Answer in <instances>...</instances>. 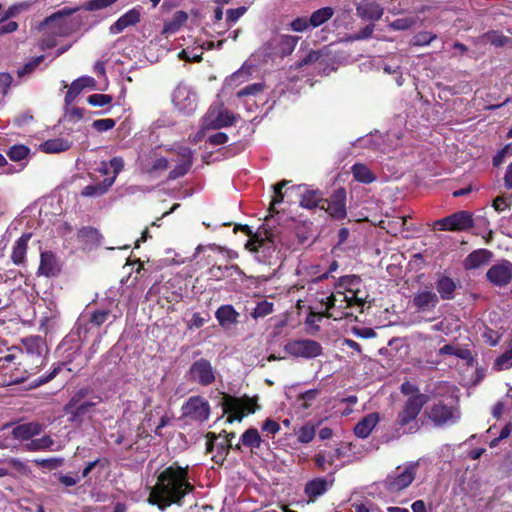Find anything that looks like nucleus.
<instances>
[{
  "label": "nucleus",
  "mask_w": 512,
  "mask_h": 512,
  "mask_svg": "<svg viewBox=\"0 0 512 512\" xmlns=\"http://www.w3.org/2000/svg\"><path fill=\"white\" fill-rule=\"evenodd\" d=\"M412 303L419 311L426 312L431 311L438 305L439 298L435 292L424 288L414 294Z\"/></svg>",
  "instance_id": "obj_17"
},
{
  "label": "nucleus",
  "mask_w": 512,
  "mask_h": 512,
  "mask_svg": "<svg viewBox=\"0 0 512 512\" xmlns=\"http://www.w3.org/2000/svg\"><path fill=\"white\" fill-rule=\"evenodd\" d=\"M415 24L413 18H399L390 23V27L394 30H407Z\"/></svg>",
  "instance_id": "obj_54"
},
{
  "label": "nucleus",
  "mask_w": 512,
  "mask_h": 512,
  "mask_svg": "<svg viewBox=\"0 0 512 512\" xmlns=\"http://www.w3.org/2000/svg\"><path fill=\"white\" fill-rule=\"evenodd\" d=\"M235 115L222 106H212L203 120V128L219 129L233 125Z\"/></svg>",
  "instance_id": "obj_10"
},
{
  "label": "nucleus",
  "mask_w": 512,
  "mask_h": 512,
  "mask_svg": "<svg viewBox=\"0 0 512 512\" xmlns=\"http://www.w3.org/2000/svg\"><path fill=\"white\" fill-rule=\"evenodd\" d=\"M434 39H436V35L432 32H419L413 38V44L416 46H426L429 45Z\"/></svg>",
  "instance_id": "obj_48"
},
{
  "label": "nucleus",
  "mask_w": 512,
  "mask_h": 512,
  "mask_svg": "<svg viewBox=\"0 0 512 512\" xmlns=\"http://www.w3.org/2000/svg\"><path fill=\"white\" fill-rule=\"evenodd\" d=\"M482 337L484 338L485 342L491 346L497 345L500 338L497 332L488 328L483 332Z\"/></svg>",
  "instance_id": "obj_60"
},
{
  "label": "nucleus",
  "mask_w": 512,
  "mask_h": 512,
  "mask_svg": "<svg viewBox=\"0 0 512 512\" xmlns=\"http://www.w3.org/2000/svg\"><path fill=\"white\" fill-rule=\"evenodd\" d=\"M318 395L319 391L317 389L307 390L298 397V401L301 402V406L304 409H307L311 406V402L314 401Z\"/></svg>",
  "instance_id": "obj_49"
},
{
  "label": "nucleus",
  "mask_w": 512,
  "mask_h": 512,
  "mask_svg": "<svg viewBox=\"0 0 512 512\" xmlns=\"http://www.w3.org/2000/svg\"><path fill=\"white\" fill-rule=\"evenodd\" d=\"M48 353V347L44 341H42L40 338L34 337V355L37 354V356L41 359L40 366L44 364L46 355ZM36 362V359L34 358V363Z\"/></svg>",
  "instance_id": "obj_47"
},
{
  "label": "nucleus",
  "mask_w": 512,
  "mask_h": 512,
  "mask_svg": "<svg viewBox=\"0 0 512 512\" xmlns=\"http://www.w3.org/2000/svg\"><path fill=\"white\" fill-rule=\"evenodd\" d=\"M439 355H453L464 361L467 364L473 363V355L470 350L466 348H461L456 345L447 344L439 349Z\"/></svg>",
  "instance_id": "obj_29"
},
{
  "label": "nucleus",
  "mask_w": 512,
  "mask_h": 512,
  "mask_svg": "<svg viewBox=\"0 0 512 512\" xmlns=\"http://www.w3.org/2000/svg\"><path fill=\"white\" fill-rule=\"evenodd\" d=\"M435 226L441 231H464L473 226L472 214L458 211L450 216L437 220Z\"/></svg>",
  "instance_id": "obj_9"
},
{
  "label": "nucleus",
  "mask_w": 512,
  "mask_h": 512,
  "mask_svg": "<svg viewBox=\"0 0 512 512\" xmlns=\"http://www.w3.org/2000/svg\"><path fill=\"white\" fill-rule=\"evenodd\" d=\"M342 456V450H322L314 456V463L318 469L326 471L331 467L337 468L342 466V463H336Z\"/></svg>",
  "instance_id": "obj_19"
},
{
  "label": "nucleus",
  "mask_w": 512,
  "mask_h": 512,
  "mask_svg": "<svg viewBox=\"0 0 512 512\" xmlns=\"http://www.w3.org/2000/svg\"><path fill=\"white\" fill-rule=\"evenodd\" d=\"M207 321H208V318L201 316V314H199V313H194L188 322V328L189 329L201 328Z\"/></svg>",
  "instance_id": "obj_58"
},
{
  "label": "nucleus",
  "mask_w": 512,
  "mask_h": 512,
  "mask_svg": "<svg viewBox=\"0 0 512 512\" xmlns=\"http://www.w3.org/2000/svg\"><path fill=\"white\" fill-rule=\"evenodd\" d=\"M112 96L107 94H92L87 98V102L96 107H103L112 102Z\"/></svg>",
  "instance_id": "obj_43"
},
{
  "label": "nucleus",
  "mask_w": 512,
  "mask_h": 512,
  "mask_svg": "<svg viewBox=\"0 0 512 512\" xmlns=\"http://www.w3.org/2000/svg\"><path fill=\"white\" fill-rule=\"evenodd\" d=\"M60 271V265L55 255L51 252L45 251L40 255V265L38 274L46 277L56 276Z\"/></svg>",
  "instance_id": "obj_22"
},
{
  "label": "nucleus",
  "mask_w": 512,
  "mask_h": 512,
  "mask_svg": "<svg viewBox=\"0 0 512 512\" xmlns=\"http://www.w3.org/2000/svg\"><path fill=\"white\" fill-rule=\"evenodd\" d=\"M273 312V303L262 301L254 308L251 316L255 319L265 317Z\"/></svg>",
  "instance_id": "obj_42"
},
{
  "label": "nucleus",
  "mask_w": 512,
  "mask_h": 512,
  "mask_svg": "<svg viewBox=\"0 0 512 512\" xmlns=\"http://www.w3.org/2000/svg\"><path fill=\"white\" fill-rule=\"evenodd\" d=\"M189 380L201 386H209L215 382L216 370L209 360L200 358L192 363L188 371Z\"/></svg>",
  "instance_id": "obj_8"
},
{
  "label": "nucleus",
  "mask_w": 512,
  "mask_h": 512,
  "mask_svg": "<svg viewBox=\"0 0 512 512\" xmlns=\"http://www.w3.org/2000/svg\"><path fill=\"white\" fill-rule=\"evenodd\" d=\"M188 15L184 11H177L174 13L170 21L165 22L164 31L168 33H174L180 29L182 25L187 21Z\"/></svg>",
  "instance_id": "obj_38"
},
{
  "label": "nucleus",
  "mask_w": 512,
  "mask_h": 512,
  "mask_svg": "<svg viewBox=\"0 0 512 512\" xmlns=\"http://www.w3.org/2000/svg\"><path fill=\"white\" fill-rule=\"evenodd\" d=\"M115 176L105 179L102 183L88 185L82 190V195L86 197L103 195L114 183Z\"/></svg>",
  "instance_id": "obj_33"
},
{
  "label": "nucleus",
  "mask_w": 512,
  "mask_h": 512,
  "mask_svg": "<svg viewBox=\"0 0 512 512\" xmlns=\"http://www.w3.org/2000/svg\"><path fill=\"white\" fill-rule=\"evenodd\" d=\"M428 400L429 397L427 395H412L408 397L403 410L399 412L397 418V424L403 430V433H414L420 428L417 416Z\"/></svg>",
  "instance_id": "obj_3"
},
{
  "label": "nucleus",
  "mask_w": 512,
  "mask_h": 512,
  "mask_svg": "<svg viewBox=\"0 0 512 512\" xmlns=\"http://www.w3.org/2000/svg\"><path fill=\"white\" fill-rule=\"evenodd\" d=\"M351 171L354 179L362 183H372L376 178L365 164L356 163L352 166Z\"/></svg>",
  "instance_id": "obj_34"
},
{
  "label": "nucleus",
  "mask_w": 512,
  "mask_h": 512,
  "mask_svg": "<svg viewBox=\"0 0 512 512\" xmlns=\"http://www.w3.org/2000/svg\"><path fill=\"white\" fill-rule=\"evenodd\" d=\"M12 434L15 439L28 440L32 437V424L24 423L13 428Z\"/></svg>",
  "instance_id": "obj_40"
},
{
  "label": "nucleus",
  "mask_w": 512,
  "mask_h": 512,
  "mask_svg": "<svg viewBox=\"0 0 512 512\" xmlns=\"http://www.w3.org/2000/svg\"><path fill=\"white\" fill-rule=\"evenodd\" d=\"M416 466L409 465L400 472L389 474L384 480V487L395 493L407 488L415 479Z\"/></svg>",
  "instance_id": "obj_13"
},
{
  "label": "nucleus",
  "mask_w": 512,
  "mask_h": 512,
  "mask_svg": "<svg viewBox=\"0 0 512 512\" xmlns=\"http://www.w3.org/2000/svg\"><path fill=\"white\" fill-rule=\"evenodd\" d=\"M488 42H490L492 45L501 47L504 46L508 42V38L498 34L496 32H491L486 35Z\"/></svg>",
  "instance_id": "obj_56"
},
{
  "label": "nucleus",
  "mask_w": 512,
  "mask_h": 512,
  "mask_svg": "<svg viewBox=\"0 0 512 512\" xmlns=\"http://www.w3.org/2000/svg\"><path fill=\"white\" fill-rule=\"evenodd\" d=\"M242 443L248 447H259L260 436L256 429H248L241 437Z\"/></svg>",
  "instance_id": "obj_41"
},
{
  "label": "nucleus",
  "mask_w": 512,
  "mask_h": 512,
  "mask_svg": "<svg viewBox=\"0 0 512 512\" xmlns=\"http://www.w3.org/2000/svg\"><path fill=\"white\" fill-rule=\"evenodd\" d=\"M72 11L62 10L59 11L45 20L40 26L39 30L47 34V38L43 39L40 43L42 50L50 49L56 45L57 36L62 35L64 26L62 24L63 16L69 15Z\"/></svg>",
  "instance_id": "obj_6"
},
{
  "label": "nucleus",
  "mask_w": 512,
  "mask_h": 512,
  "mask_svg": "<svg viewBox=\"0 0 512 512\" xmlns=\"http://www.w3.org/2000/svg\"><path fill=\"white\" fill-rule=\"evenodd\" d=\"M334 15V10L331 7H323L321 9H318L312 13V15L309 18L310 25L312 27H318L325 22H327L329 19L332 18Z\"/></svg>",
  "instance_id": "obj_37"
},
{
  "label": "nucleus",
  "mask_w": 512,
  "mask_h": 512,
  "mask_svg": "<svg viewBox=\"0 0 512 512\" xmlns=\"http://www.w3.org/2000/svg\"><path fill=\"white\" fill-rule=\"evenodd\" d=\"M357 14L367 20H379L383 15V8L375 1H364L356 8Z\"/></svg>",
  "instance_id": "obj_23"
},
{
  "label": "nucleus",
  "mask_w": 512,
  "mask_h": 512,
  "mask_svg": "<svg viewBox=\"0 0 512 512\" xmlns=\"http://www.w3.org/2000/svg\"><path fill=\"white\" fill-rule=\"evenodd\" d=\"M327 491V481L324 478H315L305 485V493L309 498H317Z\"/></svg>",
  "instance_id": "obj_31"
},
{
  "label": "nucleus",
  "mask_w": 512,
  "mask_h": 512,
  "mask_svg": "<svg viewBox=\"0 0 512 512\" xmlns=\"http://www.w3.org/2000/svg\"><path fill=\"white\" fill-rule=\"evenodd\" d=\"M324 209L335 219L346 217V192L343 188L337 189L332 194L330 200L324 202Z\"/></svg>",
  "instance_id": "obj_16"
},
{
  "label": "nucleus",
  "mask_w": 512,
  "mask_h": 512,
  "mask_svg": "<svg viewBox=\"0 0 512 512\" xmlns=\"http://www.w3.org/2000/svg\"><path fill=\"white\" fill-rule=\"evenodd\" d=\"M82 90L83 89L81 88V86H79V83H77L76 80H74L65 95V104L67 106L71 105Z\"/></svg>",
  "instance_id": "obj_52"
},
{
  "label": "nucleus",
  "mask_w": 512,
  "mask_h": 512,
  "mask_svg": "<svg viewBox=\"0 0 512 512\" xmlns=\"http://www.w3.org/2000/svg\"><path fill=\"white\" fill-rule=\"evenodd\" d=\"M223 412L229 414L227 421H241L245 414L254 413L256 410V402L248 397L236 398L225 394L221 401Z\"/></svg>",
  "instance_id": "obj_4"
},
{
  "label": "nucleus",
  "mask_w": 512,
  "mask_h": 512,
  "mask_svg": "<svg viewBox=\"0 0 512 512\" xmlns=\"http://www.w3.org/2000/svg\"><path fill=\"white\" fill-rule=\"evenodd\" d=\"M193 489L187 480V467L171 465L159 474L151 489L148 503L164 511L172 504L180 505L182 499Z\"/></svg>",
  "instance_id": "obj_1"
},
{
  "label": "nucleus",
  "mask_w": 512,
  "mask_h": 512,
  "mask_svg": "<svg viewBox=\"0 0 512 512\" xmlns=\"http://www.w3.org/2000/svg\"><path fill=\"white\" fill-rule=\"evenodd\" d=\"M264 85L262 83H253L248 85L237 92L238 97H244L248 95H256L263 91Z\"/></svg>",
  "instance_id": "obj_51"
},
{
  "label": "nucleus",
  "mask_w": 512,
  "mask_h": 512,
  "mask_svg": "<svg viewBox=\"0 0 512 512\" xmlns=\"http://www.w3.org/2000/svg\"><path fill=\"white\" fill-rule=\"evenodd\" d=\"M215 317L220 326L228 328L238 323L239 313L232 305H222L216 310Z\"/></svg>",
  "instance_id": "obj_24"
},
{
  "label": "nucleus",
  "mask_w": 512,
  "mask_h": 512,
  "mask_svg": "<svg viewBox=\"0 0 512 512\" xmlns=\"http://www.w3.org/2000/svg\"><path fill=\"white\" fill-rule=\"evenodd\" d=\"M140 16V8L130 9L110 26L109 32L113 35L121 33L127 27L136 25L140 21Z\"/></svg>",
  "instance_id": "obj_21"
},
{
  "label": "nucleus",
  "mask_w": 512,
  "mask_h": 512,
  "mask_svg": "<svg viewBox=\"0 0 512 512\" xmlns=\"http://www.w3.org/2000/svg\"><path fill=\"white\" fill-rule=\"evenodd\" d=\"M210 404L202 396L190 397L181 407L182 417L189 422L203 423L210 416Z\"/></svg>",
  "instance_id": "obj_7"
},
{
  "label": "nucleus",
  "mask_w": 512,
  "mask_h": 512,
  "mask_svg": "<svg viewBox=\"0 0 512 512\" xmlns=\"http://www.w3.org/2000/svg\"><path fill=\"white\" fill-rule=\"evenodd\" d=\"M491 252L486 249H479L470 253L465 261L464 266L466 269H477L485 264H487L490 260Z\"/></svg>",
  "instance_id": "obj_28"
},
{
  "label": "nucleus",
  "mask_w": 512,
  "mask_h": 512,
  "mask_svg": "<svg viewBox=\"0 0 512 512\" xmlns=\"http://www.w3.org/2000/svg\"><path fill=\"white\" fill-rule=\"evenodd\" d=\"M298 41L297 36L276 34L262 46V51L265 56L283 58L292 54Z\"/></svg>",
  "instance_id": "obj_5"
},
{
  "label": "nucleus",
  "mask_w": 512,
  "mask_h": 512,
  "mask_svg": "<svg viewBox=\"0 0 512 512\" xmlns=\"http://www.w3.org/2000/svg\"><path fill=\"white\" fill-rule=\"evenodd\" d=\"M309 18L298 17L290 23V28L295 32H303L310 27Z\"/></svg>",
  "instance_id": "obj_55"
},
{
  "label": "nucleus",
  "mask_w": 512,
  "mask_h": 512,
  "mask_svg": "<svg viewBox=\"0 0 512 512\" xmlns=\"http://www.w3.org/2000/svg\"><path fill=\"white\" fill-rule=\"evenodd\" d=\"M29 153V148L24 145H14L9 149L8 156L13 161H21Z\"/></svg>",
  "instance_id": "obj_44"
},
{
  "label": "nucleus",
  "mask_w": 512,
  "mask_h": 512,
  "mask_svg": "<svg viewBox=\"0 0 512 512\" xmlns=\"http://www.w3.org/2000/svg\"><path fill=\"white\" fill-rule=\"evenodd\" d=\"M298 440L303 443H309L315 436V428L311 424L302 426L298 432Z\"/></svg>",
  "instance_id": "obj_46"
},
{
  "label": "nucleus",
  "mask_w": 512,
  "mask_h": 512,
  "mask_svg": "<svg viewBox=\"0 0 512 512\" xmlns=\"http://www.w3.org/2000/svg\"><path fill=\"white\" fill-rule=\"evenodd\" d=\"M109 314L108 310H97L92 314V322L100 326L108 319Z\"/></svg>",
  "instance_id": "obj_64"
},
{
  "label": "nucleus",
  "mask_w": 512,
  "mask_h": 512,
  "mask_svg": "<svg viewBox=\"0 0 512 512\" xmlns=\"http://www.w3.org/2000/svg\"><path fill=\"white\" fill-rule=\"evenodd\" d=\"M115 124V120L111 118L98 119L93 121L92 127L98 132H105L112 129L115 126Z\"/></svg>",
  "instance_id": "obj_50"
},
{
  "label": "nucleus",
  "mask_w": 512,
  "mask_h": 512,
  "mask_svg": "<svg viewBox=\"0 0 512 512\" xmlns=\"http://www.w3.org/2000/svg\"><path fill=\"white\" fill-rule=\"evenodd\" d=\"M510 202L511 200L503 197V196H498L494 201H493V207L496 211L498 212H502L504 210H506L509 206H510Z\"/></svg>",
  "instance_id": "obj_63"
},
{
  "label": "nucleus",
  "mask_w": 512,
  "mask_h": 512,
  "mask_svg": "<svg viewBox=\"0 0 512 512\" xmlns=\"http://www.w3.org/2000/svg\"><path fill=\"white\" fill-rule=\"evenodd\" d=\"M34 462L41 465L42 467L52 470L59 467L62 464L63 460L59 458H50L44 460H34Z\"/></svg>",
  "instance_id": "obj_59"
},
{
  "label": "nucleus",
  "mask_w": 512,
  "mask_h": 512,
  "mask_svg": "<svg viewBox=\"0 0 512 512\" xmlns=\"http://www.w3.org/2000/svg\"><path fill=\"white\" fill-rule=\"evenodd\" d=\"M324 55L322 50H311L302 60H300L297 64V68H301L306 65H311L318 62L322 56Z\"/></svg>",
  "instance_id": "obj_45"
},
{
  "label": "nucleus",
  "mask_w": 512,
  "mask_h": 512,
  "mask_svg": "<svg viewBox=\"0 0 512 512\" xmlns=\"http://www.w3.org/2000/svg\"><path fill=\"white\" fill-rule=\"evenodd\" d=\"M245 12H246L245 7L229 9L227 11V22H229L230 24L235 23Z\"/></svg>",
  "instance_id": "obj_61"
},
{
  "label": "nucleus",
  "mask_w": 512,
  "mask_h": 512,
  "mask_svg": "<svg viewBox=\"0 0 512 512\" xmlns=\"http://www.w3.org/2000/svg\"><path fill=\"white\" fill-rule=\"evenodd\" d=\"M12 83V77L8 73H0V95L3 97L7 94Z\"/></svg>",
  "instance_id": "obj_57"
},
{
  "label": "nucleus",
  "mask_w": 512,
  "mask_h": 512,
  "mask_svg": "<svg viewBox=\"0 0 512 512\" xmlns=\"http://www.w3.org/2000/svg\"><path fill=\"white\" fill-rule=\"evenodd\" d=\"M78 238L84 242L87 247L92 248L100 245L102 236L98 230L91 227H84L79 230Z\"/></svg>",
  "instance_id": "obj_30"
},
{
  "label": "nucleus",
  "mask_w": 512,
  "mask_h": 512,
  "mask_svg": "<svg viewBox=\"0 0 512 512\" xmlns=\"http://www.w3.org/2000/svg\"><path fill=\"white\" fill-rule=\"evenodd\" d=\"M287 183H288V181L283 180V181L279 182L278 184H276V185L274 186V193H275V196H274V198H273V200H272V202H271L270 208H269V211H270V212L275 211V208H274V207H275V205H276V204H279V203H281V202L283 201L284 196H283V193H282V191H281V190H282V188H283Z\"/></svg>",
  "instance_id": "obj_53"
},
{
  "label": "nucleus",
  "mask_w": 512,
  "mask_h": 512,
  "mask_svg": "<svg viewBox=\"0 0 512 512\" xmlns=\"http://www.w3.org/2000/svg\"><path fill=\"white\" fill-rule=\"evenodd\" d=\"M379 421L378 413H370L361 419L355 426V435L360 438H366L369 436L373 428Z\"/></svg>",
  "instance_id": "obj_27"
},
{
  "label": "nucleus",
  "mask_w": 512,
  "mask_h": 512,
  "mask_svg": "<svg viewBox=\"0 0 512 512\" xmlns=\"http://www.w3.org/2000/svg\"><path fill=\"white\" fill-rule=\"evenodd\" d=\"M72 146V142L69 141L66 138H54L49 139L39 145V150L47 153V154H54V153H62L67 150H69Z\"/></svg>",
  "instance_id": "obj_26"
},
{
  "label": "nucleus",
  "mask_w": 512,
  "mask_h": 512,
  "mask_svg": "<svg viewBox=\"0 0 512 512\" xmlns=\"http://www.w3.org/2000/svg\"><path fill=\"white\" fill-rule=\"evenodd\" d=\"M94 406L91 402H84L80 405H77V400L75 398L71 399L69 403L66 405V411L71 413L73 421H77L79 417L88 413L91 408Z\"/></svg>",
  "instance_id": "obj_35"
},
{
  "label": "nucleus",
  "mask_w": 512,
  "mask_h": 512,
  "mask_svg": "<svg viewBox=\"0 0 512 512\" xmlns=\"http://www.w3.org/2000/svg\"><path fill=\"white\" fill-rule=\"evenodd\" d=\"M512 367V340L508 348L499 355L494 361V368L498 371L506 370Z\"/></svg>",
  "instance_id": "obj_39"
},
{
  "label": "nucleus",
  "mask_w": 512,
  "mask_h": 512,
  "mask_svg": "<svg viewBox=\"0 0 512 512\" xmlns=\"http://www.w3.org/2000/svg\"><path fill=\"white\" fill-rule=\"evenodd\" d=\"M173 104L179 111L185 114L193 113L197 108V96L188 86L180 84L176 87L172 96Z\"/></svg>",
  "instance_id": "obj_12"
},
{
  "label": "nucleus",
  "mask_w": 512,
  "mask_h": 512,
  "mask_svg": "<svg viewBox=\"0 0 512 512\" xmlns=\"http://www.w3.org/2000/svg\"><path fill=\"white\" fill-rule=\"evenodd\" d=\"M436 289L442 299L450 300L454 297L456 284L451 278L443 276L437 281Z\"/></svg>",
  "instance_id": "obj_32"
},
{
  "label": "nucleus",
  "mask_w": 512,
  "mask_h": 512,
  "mask_svg": "<svg viewBox=\"0 0 512 512\" xmlns=\"http://www.w3.org/2000/svg\"><path fill=\"white\" fill-rule=\"evenodd\" d=\"M285 350L292 356L314 358L322 353L321 345L311 339L293 340L286 344Z\"/></svg>",
  "instance_id": "obj_11"
},
{
  "label": "nucleus",
  "mask_w": 512,
  "mask_h": 512,
  "mask_svg": "<svg viewBox=\"0 0 512 512\" xmlns=\"http://www.w3.org/2000/svg\"><path fill=\"white\" fill-rule=\"evenodd\" d=\"M300 190V206L307 209H313L320 207L324 209V202L326 199L323 198V193L318 189H309L306 186H299Z\"/></svg>",
  "instance_id": "obj_18"
},
{
  "label": "nucleus",
  "mask_w": 512,
  "mask_h": 512,
  "mask_svg": "<svg viewBox=\"0 0 512 512\" xmlns=\"http://www.w3.org/2000/svg\"><path fill=\"white\" fill-rule=\"evenodd\" d=\"M6 20L3 18L0 19V35L8 34L14 32L18 28V24L15 21H9L5 23Z\"/></svg>",
  "instance_id": "obj_62"
},
{
  "label": "nucleus",
  "mask_w": 512,
  "mask_h": 512,
  "mask_svg": "<svg viewBox=\"0 0 512 512\" xmlns=\"http://www.w3.org/2000/svg\"><path fill=\"white\" fill-rule=\"evenodd\" d=\"M177 165L169 172L170 179H177L185 175L192 165V151L190 148L181 147L177 159Z\"/></svg>",
  "instance_id": "obj_20"
},
{
  "label": "nucleus",
  "mask_w": 512,
  "mask_h": 512,
  "mask_svg": "<svg viewBox=\"0 0 512 512\" xmlns=\"http://www.w3.org/2000/svg\"><path fill=\"white\" fill-rule=\"evenodd\" d=\"M487 279L496 286H506L512 280V263L501 261L493 265L486 273Z\"/></svg>",
  "instance_id": "obj_14"
},
{
  "label": "nucleus",
  "mask_w": 512,
  "mask_h": 512,
  "mask_svg": "<svg viewBox=\"0 0 512 512\" xmlns=\"http://www.w3.org/2000/svg\"><path fill=\"white\" fill-rule=\"evenodd\" d=\"M459 418L458 412L444 404H435L429 412V419L435 426L453 424Z\"/></svg>",
  "instance_id": "obj_15"
},
{
  "label": "nucleus",
  "mask_w": 512,
  "mask_h": 512,
  "mask_svg": "<svg viewBox=\"0 0 512 512\" xmlns=\"http://www.w3.org/2000/svg\"><path fill=\"white\" fill-rule=\"evenodd\" d=\"M30 236H31L30 233L23 234L22 237L19 238L17 240V242L15 243V246H14L13 252H12V260L15 264H20L23 261L24 256L26 254L27 243H28V240L30 239Z\"/></svg>",
  "instance_id": "obj_36"
},
{
  "label": "nucleus",
  "mask_w": 512,
  "mask_h": 512,
  "mask_svg": "<svg viewBox=\"0 0 512 512\" xmlns=\"http://www.w3.org/2000/svg\"><path fill=\"white\" fill-rule=\"evenodd\" d=\"M208 275L211 279L220 281L225 278H231L233 276L242 277V276H244V273L237 265H231V266L213 265L211 268H209Z\"/></svg>",
  "instance_id": "obj_25"
},
{
  "label": "nucleus",
  "mask_w": 512,
  "mask_h": 512,
  "mask_svg": "<svg viewBox=\"0 0 512 512\" xmlns=\"http://www.w3.org/2000/svg\"><path fill=\"white\" fill-rule=\"evenodd\" d=\"M322 305L325 306L324 315L334 320H341L351 315L349 308L354 304L360 306L364 305L365 299L358 297L356 293L352 296H348L343 292H337L331 294L326 298V301L321 300Z\"/></svg>",
  "instance_id": "obj_2"
}]
</instances>
